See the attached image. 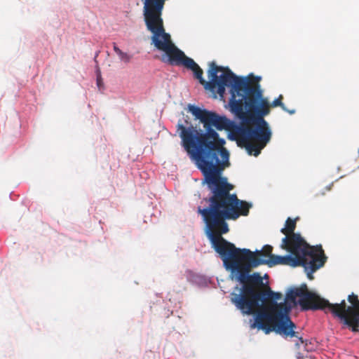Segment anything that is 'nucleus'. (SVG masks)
<instances>
[{"label":"nucleus","instance_id":"obj_2","mask_svg":"<svg viewBox=\"0 0 359 359\" xmlns=\"http://www.w3.org/2000/svg\"><path fill=\"white\" fill-rule=\"evenodd\" d=\"M189 111L203 124L205 131L197 129L187 120L186 124L178 122L177 132L182 140V144L189 155L195 161L198 168L204 177V181L212 193L205 201L208 206L203 209H212L238 198L230 191L233 186L228 182L223 171L230 166L229 152L224 147L225 140L212 128L218 130L229 131V138L234 140L232 132L238 125L226 116H219L213 111L194 105H189Z\"/></svg>","mask_w":359,"mask_h":359},{"label":"nucleus","instance_id":"obj_1","mask_svg":"<svg viewBox=\"0 0 359 359\" xmlns=\"http://www.w3.org/2000/svg\"><path fill=\"white\" fill-rule=\"evenodd\" d=\"M170 65H183L191 70L205 89L215 91L217 88V92L222 97L225 94L226 87L231 86L229 105L232 112L242 120L232 132L234 141L250 155L257 156L272 136L271 128L264 118L270 110L269 102L263 97L259 83L261 77L253 75L238 77L229 67L217 66L215 62H211L207 72L209 81H206L203 77V69L186 55Z\"/></svg>","mask_w":359,"mask_h":359},{"label":"nucleus","instance_id":"obj_6","mask_svg":"<svg viewBox=\"0 0 359 359\" xmlns=\"http://www.w3.org/2000/svg\"><path fill=\"white\" fill-rule=\"evenodd\" d=\"M167 1L143 0V17L147 30L152 34L151 43L166 54L170 64L185 54L175 46L164 28L162 13Z\"/></svg>","mask_w":359,"mask_h":359},{"label":"nucleus","instance_id":"obj_12","mask_svg":"<svg viewBox=\"0 0 359 359\" xmlns=\"http://www.w3.org/2000/svg\"><path fill=\"white\" fill-rule=\"evenodd\" d=\"M114 50L115 53L118 55L122 50L116 45V43L114 44Z\"/></svg>","mask_w":359,"mask_h":359},{"label":"nucleus","instance_id":"obj_10","mask_svg":"<svg viewBox=\"0 0 359 359\" xmlns=\"http://www.w3.org/2000/svg\"><path fill=\"white\" fill-rule=\"evenodd\" d=\"M283 100V95H280L278 96V98H276V100H274L272 103L270 104L269 103V107H280L282 108L283 110H284L285 111H287L290 114H293L295 113V110L294 109H287L285 104L283 103L282 100Z\"/></svg>","mask_w":359,"mask_h":359},{"label":"nucleus","instance_id":"obj_13","mask_svg":"<svg viewBox=\"0 0 359 359\" xmlns=\"http://www.w3.org/2000/svg\"><path fill=\"white\" fill-rule=\"evenodd\" d=\"M97 85L100 86V79L98 77L97 79Z\"/></svg>","mask_w":359,"mask_h":359},{"label":"nucleus","instance_id":"obj_11","mask_svg":"<svg viewBox=\"0 0 359 359\" xmlns=\"http://www.w3.org/2000/svg\"><path fill=\"white\" fill-rule=\"evenodd\" d=\"M118 55L119 56L121 60L126 63L129 62L132 58V55H128V53L123 51H121Z\"/></svg>","mask_w":359,"mask_h":359},{"label":"nucleus","instance_id":"obj_9","mask_svg":"<svg viewBox=\"0 0 359 359\" xmlns=\"http://www.w3.org/2000/svg\"><path fill=\"white\" fill-rule=\"evenodd\" d=\"M273 247L269 245H266L263 247L262 250H256L255 252H252L256 256V257H259L260 259H265L268 257L269 259L271 255H273L272 254Z\"/></svg>","mask_w":359,"mask_h":359},{"label":"nucleus","instance_id":"obj_5","mask_svg":"<svg viewBox=\"0 0 359 359\" xmlns=\"http://www.w3.org/2000/svg\"><path fill=\"white\" fill-rule=\"evenodd\" d=\"M231 275L242 286L235 288L238 292L231 293V302L243 314H256V318L262 311L267 309L271 302H277L276 300L283 297L281 293L272 291L268 285L263 290V278L257 272L252 274L231 273Z\"/></svg>","mask_w":359,"mask_h":359},{"label":"nucleus","instance_id":"obj_4","mask_svg":"<svg viewBox=\"0 0 359 359\" xmlns=\"http://www.w3.org/2000/svg\"><path fill=\"white\" fill-rule=\"evenodd\" d=\"M297 297H299L298 303L302 310L321 309L326 313L330 312L341 320L352 332H359V299L357 294L352 292L348 296V305L345 300L339 304H331L328 300L309 291L306 284L290 290L286 294L284 302H271L267 309L258 313L251 327H257L266 334L273 331L285 337H297L304 343L303 339L294 331L297 326L290 317L292 309L290 303L296 305Z\"/></svg>","mask_w":359,"mask_h":359},{"label":"nucleus","instance_id":"obj_8","mask_svg":"<svg viewBox=\"0 0 359 359\" xmlns=\"http://www.w3.org/2000/svg\"><path fill=\"white\" fill-rule=\"evenodd\" d=\"M296 228V220L288 217L285 221V227L281 229L280 232L285 235L282 239L283 247L287 249H297L299 247H309L310 245L299 234L294 232Z\"/></svg>","mask_w":359,"mask_h":359},{"label":"nucleus","instance_id":"obj_7","mask_svg":"<svg viewBox=\"0 0 359 359\" xmlns=\"http://www.w3.org/2000/svg\"><path fill=\"white\" fill-rule=\"evenodd\" d=\"M304 254L301 257L302 264L299 266H304L308 278L312 280L313 273L324 265L327 257L321 245L307 247Z\"/></svg>","mask_w":359,"mask_h":359},{"label":"nucleus","instance_id":"obj_3","mask_svg":"<svg viewBox=\"0 0 359 359\" xmlns=\"http://www.w3.org/2000/svg\"><path fill=\"white\" fill-rule=\"evenodd\" d=\"M251 205L238 198L212 209L198 208V213L201 215L205 224V233L212 247L219 255L224 267L231 273L250 274L252 269L266 264L271 267L276 265H288L292 267L302 264L301 257L305 255L307 247L297 249L280 248L290 252L292 255H271L269 259L256 257L249 249L237 248L234 244L227 241L222 235L229 232L226 219H236L240 215L247 216Z\"/></svg>","mask_w":359,"mask_h":359}]
</instances>
